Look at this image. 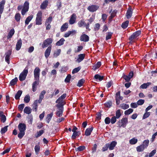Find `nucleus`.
Instances as JSON below:
<instances>
[{
    "instance_id": "nucleus-1",
    "label": "nucleus",
    "mask_w": 157,
    "mask_h": 157,
    "mask_svg": "<svg viewBox=\"0 0 157 157\" xmlns=\"http://www.w3.org/2000/svg\"><path fill=\"white\" fill-rule=\"evenodd\" d=\"M19 132L18 135V137L20 139H21L25 134L26 130V125L23 123H20L18 125Z\"/></svg>"
},
{
    "instance_id": "nucleus-2",
    "label": "nucleus",
    "mask_w": 157,
    "mask_h": 157,
    "mask_svg": "<svg viewBox=\"0 0 157 157\" xmlns=\"http://www.w3.org/2000/svg\"><path fill=\"white\" fill-rule=\"evenodd\" d=\"M128 123V118L126 117L122 118L118 122L117 124L120 127L125 128Z\"/></svg>"
},
{
    "instance_id": "nucleus-3",
    "label": "nucleus",
    "mask_w": 157,
    "mask_h": 157,
    "mask_svg": "<svg viewBox=\"0 0 157 157\" xmlns=\"http://www.w3.org/2000/svg\"><path fill=\"white\" fill-rule=\"evenodd\" d=\"M42 13L41 11H39L36 14V23L37 25H40L42 24Z\"/></svg>"
},
{
    "instance_id": "nucleus-4",
    "label": "nucleus",
    "mask_w": 157,
    "mask_h": 157,
    "mask_svg": "<svg viewBox=\"0 0 157 157\" xmlns=\"http://www.w3.org/2000/svg\"><path fill=\"white\" fill-rule=\"evenodd\" d=\"M40 71V70L38 67H36L34 71V80H39Z\"/></svg>"
},
{
    "instance_id": "nucleus-5",
    "label": "nucleus",
    "mask_w": 157,
    "mask_h": 157,
    "mask_svg": "<svg viewBox=\"0 0 157 157\" xmlns=\"http://www.w3.org/2000/svg\"><path fill=\"white\" fill-rule=\"evenodd\" d=\"M53 40L51 38H48L44 40L42 47L43 48L47 47L49 45H51V44L52 43Z\"/></svg>"
},
{
    "instance_id": "nucleus-6",
    "label": "nucleus",
    "mask_w": 157,
    "mask_h": 157,
    "mask_svg": "<svg viewBox=\"0 0 157 157\" xmlns=\"http://www.w3.org/2000/svg\"><path fill=\"white\" fill-rule=\"evenodd\" d=\"M29 3L27 1H26L24 3L23 8L21 10V14L23 15H24L27 12L29 9Z\"/></svg>"
},
{
    "instance_id": "nucleus-7",
    "label": "nucleus",
    "mask_w": 157,
    "mask_h": 157,
    "mask_svg": "<svg viewBox=\"0 0 157 157\" xmlns=\"http://www.w3.org/2000/svg\"><path fill=\"white\" fill-rule=\"evenodd\" d=\"M28 73V70L25 69L19 75V80L21 81L24 80L26 78Z\"/></svg>"
},
{
    "instance_id": "nucleus-8",
    "label": "nucleus",
    "mask_w": 157,
    "mask_h": 157,
    "mask_svg": "<svg viewBox=\"0 0 157 157\" xmlns=\"http://www.w3.org/2000/svg\"><path fill=\"white\" fill-rule=\"evenodd\" d=\"M141 32L140 31H138L134 33L131 35L129 38V40H134L137 39V38L140 34Z\"/></svg>"
},
{
    "instance_id": "nucleus-9",
    "label": "nucleus",
    "mask_w": 157,
    "mask_h": 157,
    "mask_svg": "<svg viewBox=\"0 0 157 157\" xmlns=\"http://www.w3.org/2000/svg\"><path fill=\"white\" fill-rule=\"evenodd\" d=\"M59 97L56 101V103L58 104L56 105V107L58 108H60L61 107H63V105L65 104V103L63 100L62 98L60 99Z\"/></svg>"
},
{
    "instance_id": "nucleus-10",
    "label": "nucleus",
    "mask_w": 157,
    "mask_h": 157,
    "mask_svg": "<svg viewBox=\"0 0 157 157\" xmlns=\"http://www.w3.org/2000/svg\"><path fill=\"white\" fill-rule=\"evenodd\" d=\"M123 99V97L120 96V92H118L116 93V101L117 105H118L120 103V100H122Z\"/></svg>"
},
{
    "instance_id": "nucleus-11",
    "label": "nucleus",
    "mask_w": 157,
    "mask_h": 157,
    "mask_svg": "<svg viewBox=\"0 0 157 157\" xmlns=\"http://www.w3.org/2000/svg\"><path fill=\"white\" fill-rule=\"evenodd\" d=\"M76 15L75 13H73L71 16L69 21V23L70 25H72L76 22Z\"/></svg>"
},
{
    "instance_id": "nucleus-12",
    "label": "nucleus",
    "mask_w": 157,
    "mask_h": 157,
    "mask_svg": "<svg viewBox=\"0 0 157 157\" xmlns=\"http://www.w3.org/2000/svg\"><path fill=\"white\" fill-rule=\"evenodd\" d=\"M52 49V45L49 46L46 49L44 52V56L47 58L49 56Z\"/></svg>"
},
{
    "instance_id": "nucleus-13",
    "label": "nucleus",
    "mask_w": 157,
    "mask_h": 157,
    "mask_svg": "<svg viewBox=\"0 0 157 157\" xmlns=\"http://www.w3.org/2000/svg\"><path fill=\"white\" fill-rule=\"evenodd\" d=\"M85 55L84 54H82L78 55V57L76 60V62L79 63L82 61L84 59Z\"/></svg>"
},
{
    "instance_id": "nucleus-14",
    "label": "nucleus",
    "mask_w": 157,
    "mask_h": 157,
    "mask_svg": "<svg viewBox=\"0 0 157 157\" xmlns=\"http://www.w3.org/2000/svg\"><path fill=\"white\" fill-rule=\"evenodd\" d=\"M48 3V0H45L44 1L41 3L40 8L42 10L45 9L47 7Z\"/></svg>"
},
{
    "instance_id": "nucleus-15",
    "label": "nucleus",
    "mask_w": 157,
    "mask_h": 157,
    "mask_svg": "<svg viewBox=\"0 0 157 157\" xmlns=\"http://www.w3.org/2000/svg\"><path fill=\"white\" fill-rule=\"evenodd\" d=\"M98 7L95 5H91L88 7V10L90 12H94L98 10Z\"/></svg>"
},
{
    "instance_id": "nucleus-16",
    "label": "nucleus",
    "mask_w": 157,
    "mask_h": 157,
    "mask_svg": "<svg viewBox=\"0 0 157 157\" xmlns=\"http://www.w3.org/2000/svg\"><path fill=\"white\" fill-rule=\"evenodd\" d=\"M58 108L59 109L56 112V114L57 117H60L62 115L63 108V107H61L60 108Z\"/></svg>"
},
{
    "instance_id": "nucleus-17",
    "label": "nucleus",
    "mask_w": 157,
    "mask_h": 157,
    "mask_svg": "<svg viewBox=\"0 0 157 157\" xmlns=\"http://www.w3.org/2000/svg\"><path fill=\"white\" fill-rule=\"evenodd\" d=\"M5 1L4 0L0 2V13H2L3 12Z\"/></svg>"
},
{
    "instance_id": "nucleus-18",
    "label": "nucleus",
    "mask_w": 157,
    "mask_h": 157,
    "mask_svg": "<svg viewBox=\"0 0 157 157\" xmlns=\"http://www.w3.org/2000/svg\"><path fill=\"white\" fill-rule=\"evenodd\" d=\"M80 40L81 41L87 42L89 40V37L87 35L84 34L80 36Z\"/></svg>"
},
{
    "instance_id": "nucleus-19",
    "label": "nucleus",
    "mask_w": 157,
    "mask_h": 157,
    "mask_svg": "<svg viewBox=\"0 0 157 157\" xmlns=\"http://www.w3.org/2000/svg\"><path fill=\"white\" fill-rule=\"evenodd\" d=\"M46 93V91L44 90L42 91L39 95V99L38 101V102L39 103H40L41 102L42 100L44 98V95Z\"/></svg>"
},
{
    "instance_id": "nucleus-20",
    "label": "nucleus",
    "mask_w": 157,
    "mask_h": 157,
    "mask_svg": "<svg viewBox=\"0 0 157 157\" xmlns=\"http://www.w3.org/2000/svg\"><path fill=\"white\" fill-rule=\"evenodd\" d=\"M35 80V81L33 83L32 86V89L33 92H35L36 91L37 86L39 84V80Z\"/></svg>"
},
{
    "instance_id": "nucleus-21",
    "label": "nucleus",
    "mask_w": 157,
    "mask_h": 157,
    "mask_svg": "<svg viewBox=\"0 0 157 157\" xmlns=\"http://www.w3.org/2000/svg\"><path fill=\"white\" fill-rule=\"evenodd\" d=\"M68 23H66L64 24L60 28V31L61 32H63L66 31L68 28Z\"/></svg>"
},
{
    "instance_id": "nucleus-22",
    "label": "nucleus",
    "mask_w": 157,
    "mask_h": 157,
    "mask_svg": "<svg viewBox=\"0 0 157 157\" xmlns=\"http://www.w3.org/2000/svg\"><path fill=\"white\" fill-rule=\"evenodd\" d=\"M22 45V41L21 40H18L16 44V49L17 51L19 50Z\"/></svg>"
},
{
    "instance_id": "nucleus-23",
    "label": "nucleus",
    "mask_w": 157,
    "mask_h": 157,
    "mask_svg": "<svg viewBox=\"0 0 157 157\" xmlns=\"http://www.w3.org/2000/svg\"><path fill=\"white\" fill-rule=\"evenodd\" d=\"M78 25L79 27H82L83 26L86 27L87 24L86 23L84 20H82L78 22Z\"/></svg>"
},
{
    "instance_id": "nucleus-24",
    "label": "nucleus",
    "mask_w": 157,
    "mask_h": 157,
    "mask_svg": "<svg viewBox=\"0 0 157 157\" xmlns=\"http://www.w3.org/2000/svg\"><path fill=\"white\" fill-rule=\"evenodd\" d=\"M132 11L131 9L129 8L128 9L126 15L127 18L129 19L132 16Z\"/></svg>"
},
{
    "instance_id": "nucleus-25",
    "label": "nucleus",
    "mask_w": 157,
    "mask_h": 157,
    "mask_svg": "<svg viewBox=\"0 0 157 157\" xmlns=\"http://www.w3.org/2000/svg\"><path fill=\"white\" fill-rule=\"evenodd\" d=\"M117 143L115 141H113L110 144H109V149L110 150H113L116 145Z\"/></svg>"
},
{
    "instance_id": "nucleus-26",
    "label": "nucleus",
    "mask_w": 157,
    "mask_h": 157,
    "mask_svg": "<svg viewBox=\"0 0 157 157\" xmlns=\"http://www.w3.org/2000/svg\"><path fill=\"white\" fill-rule=\"evenodd\" d=\"M94 17H90L89 19L87 20L88 22L87 23L86 26V29H88L90 27V25L94 21Z\"/></svg>"
},
{
    "instance_id": "nucleus-27",
    "label": "nucleus",
    "mask_w": 157,
    "mask_h": 157,
    "mask_svg": "<svg viewBox=\"0 0 157 157\" xmlns=\"http://www.w3.org/2000/svg\"><path fill=\"white\" fill-rule=\"evenodd\" d=\"M15 31L13 29H11L9 33L7 36V39H10L14 33Z\"/></svg>"
},
{
    "instance_id": "nucleus-28",
    "label": "nucleus",
    "mask_w": 157,
    "mask_h": 157,
    "mask_svg": "<svg viewBox=\"0 0 157 157\" xmlns=\"http://www.w3.org/2000/svg\"><path fill=\"white\" fill-rule=\"evenodd\" d=\"M93 129V128L92 127L87 128L85 132V135L87 136L90 135Z\"/></svg>"
},
{
    "instance_id": "nucleus-29",
    "label": "nucleus",
    "mask_w": 157,
    "mask_h": 157,
    "mask_svg": "<svg viewBox=\"0 0 157 157\" xmlns=\"http://www.w3.org/2000/svg\"><path fill=\"white\" fill-rule=\"evenodd\" d=\"M53 115V113H52L50 114L47 115L46 119V121L47 123H49V122H50V121L51 119V118Z\"/></svg>"
},
{
    "instance_id": "nucleus-30",
    "label": "nucleus",
    "mask_w": 157,
    "mask_h": 157,
    "mask_svg": "<svg viewBox=\"0 0 157 157\" xmlns=\"http://www.w3.org/2000/svg\"><path fill=\"white\" fill-rule=\"evenodd\" d=\"M32 109L31 108L29 107H25L24 110V112L27 114H29L31 112Z\"/></svg>"
},
{
    "instance_id": "nucleus-31",
    "label": "nucleus",
    "mask_w": 157,
    "mask_h": 157,
    "mask_svg": "<svg viewBox=\"0 0 157 157\" xmlns=\"http://www.w3.org/2000/svg\"><path fill=\"white\" fill-rule=\"evenodd\" d=\"M151 83L150 82H148L147 83H144L141 85L140 88L142 89H146L149 85H151Z\"/></svg>"
},
{
    "instance_id": "nucleus-32",
    "label": "nucleus",
    "mask_w": 157,
    "mask_h": 157,
    "mask_svg": "<svg viewBox=\"0 0 157 157\" xmlns=\"http://www.w3.org/2000/svg\"><path fill=\"white\" fill-rule=\"evenodd\" d=\"M120 107L121 109L125 110L128 109L129 107V105L128 104L123 103L120 104Z\"/></svg>"
},
{
    "instance_id": "nucleus-33",
    "label": "nucleus",
    "mask_w": 157,
    "mask_h": 157,
    "mask_svg": "<svg viewBox=\"0 0 157 157\" xmlns=\"http://www.w3.org/2000/svg\"><path fill=\"white\" fill-rule=\"evenodd\" d=\"M22 91L21 90H18L15 95V98L17 100L19 99L20 97L22 94Z\"/></svg>"
},
{
    "instance_id": "nucleus-34",
    "label": "nucleus",
    "mask_w": 157,
    "mask_h": 157,
    "mask_svg": "<svg viewBox=\"0 0 157 157\" xmlns=\"http://www.w3.org/2000/svg\"><path fill=\"white\" fill-rule=\"evenodd\" d=\"M65 40L63 38L61 39L59 41L56 43V45L59 46L63 45Z\"/></svg>"
},
{
    "instance_id": "nucleus-35",
    "label": "nucleus",
    "mask_w": 157,
    "mask_h": 157,
    "mask_svg": "<svg viewBox=\"0 0 157 157\" xmlns=\"http://www.w3.org/2000/svg\"><path fill=\"white\" fill-rule=\"evenodd\" d=\"M33 16L31 15L29 16L26 18L25 21V23L26 25H28L29 24V22L33 18Z\"/></svg>"
},
{
    "instance_id": "nucleus-36",
    "label": "nucleus",
    "mask_w": 157,
    "mask_h": 157,
    "mask_svg": "<svg viewBox=\"0 0 157 157\" xmlns=\"http://www.w3.org/2000/svg\"><path fill=\"white\" fill-rule=\"evenodd\" d=\"M149 142V140H144L143 141V144H142V145L145 148H147V147L148 146Z\"/></svg>"
},
{
    "instance_id": "nucleus-37",
    "label": "nucleus",
    "mask_w": 157,
    "mask_h": 157,
    "mask_svg": "<svg viewBox=\"0 0 157 157\" xmlns=\"http://www.w3.org/2000/svg\"><path fill=\"white\" fill-rule=\"evenodd\" d=\"M136 151H137L140 152L143 151L145 149L142 145L136 147Z\"/></svg>"
},
{
    "instance_id": "nucleus-38",
    "label": "nucleus",
    "mask_w": 157,
    "mask_h": 157,
    "mask_svg": "<svg viewBox=\"0 0 157 157\" xmlns=\"http://www.w3.org/2000/svg\"><path fill=\"white\" fill-rule=\"evenodd\" d=\"M38 102V101L37 100H36L34 101L33 105V109L35 110V111H36L37 110Z\"/></svg>"
},
{
    "instance_id": "nucleus-39",
    "label": "nucleus",
    "mask_w": 157,
    "mask_h": 157,
    "mask_svg": "<svg viewBox=\"0 0 157 157\" xmlns=\"http://www.w3.org/2000/svg\"><path fill=\"white\" fill-rule=\"evenodd\" d=\"M128 24L129 21H127L122 23L121 27L124 29H126L128 27Z\"/></svg>"
},
{
    "instance_id": "nucleus-40",
    "label": "nucleus",
    "mask_w": 157,
    "mask_h": 157,
    "mask_svg": "<svg viewBox=\"0 0 157 157\" xmlns=\"http://www.w3.org/2000/svg\"><path fill=\"white\" fill-rule=\"evenodd\" d=\"M121 110L120 109H119L117 110L116 112V117L118 119L120 118V117L121 115Z\"/></svg>"
},
{
    "instance_id": "nucleus-41",
    "label": "nucleus",
    "mask_w": 157,
    "mask_h": 157,
    "mask_svg": "<svg viewBox=\"0 0 157 157\" xmlns=\"http://www.w3.org/2000/svg\"><path fill=\"white\" fill-rule=\"evenodd\" d=\"M61 50L60 49H58L53 54V57H57L58 56H59L61 52Z\"/></svg>"
},
{
    "instance_id": "nucleus-42",
    "label": "nucleus",
    "mask_w": 157,
    "mask_h": 157,
    "mask_svg": "<svg viewBox=\"0 0 157 157\" xmlns=\"http://www.w3.org/2000/svg\"><path fill=\"white\" fill-rule=\"evenodd\" d=\"M137 141L138 140L137 139L133 138L129 140V143L131 144H135L137 143Z\"/></svg>"
},
{
    "instance_id": "nucleus-43",
    "label": "nucleus",
    "mask_w": 157,
    "mask_h": 157,
    "mask_svg": "<svg viewBox=\"0 0 157 157\" xmlns=\"http://www.w3.org/2000/svg\"><path fill=\"white\" fill-rule=\"evenodd\" d=\"M18 80L17 77L15 78L14 79H12L10 82V84L11 86H13L15 85Z\"/></svg>"
},
{
    "instance_id": "nucleus-44",
    "label": "nucleus",
    "mask_w": 157,
    "mask_h": 157,
    "mask_svg": "<svg viewBox=\"0 0 157 157\" xmlns=\"http://www.w3.org/2000/svg\"><path fill=\"white\" fill-rule=\"evenodd\" d=\"M85 82V80L82 79L80 80H79L78 82L77 86L80 87L82 86L83 84L84 83V82Z\"/></svg>"
},
{
    "instance_id": "nucleus-45",
    "label": "nucleus",
    "mask_w": 157,
    "mask_h": 157,
    "mask_svg": "<svg viewBox=\"0 0 157 157\" xmlns=\"http://www.w3.org/2000/svg\"><path fill=\"white\" fill-rule=\"evenodd\" d=\"M52 20V17L50 16L48 18H47L45 22V24H50Z\"/></svg>"
},
{
    "instance_id": "nucleus-46",
    "label": "nucleus",
    "mask_w": 157,
    "mask_h": 157,
    "mask_svg": "<svg viewBox=\"0 0 157 157\" xmlns=\"http://www.w3.org/2000/svg\"><path fill=\"white\" fill-rule=\"evenodd\" d=\"M34 149L36 154L37 155L40 150V146L39 145H36Z\"/></svg>"
},
{
    "instance_id": "nucleus-47",
    "label": "nucleus",
    "mask_w": 157,
    "mask_h": 157,
    "mask_svg": "<svg viewBox=\"0 0 157 157\" xmlns=\"http://www.w3.org/2000/svg\"><path fill=\"white\" fill-rule=\"evenodd\" d=\"M94 78L96 79H98L99 81H101L103 79V77L101 76L98 74H96L95 75Z\"/></svg>"
},
{
    "instance_id": "nucleus-48",
    "label": "nucleus",
    "mask_w": 157,
    "mask_h": 157,
    "mask_svg": "<svg viewBox=\"0 0 157 157\" xmlns=\"http://www.w3.org/2000/svg\"><path fill=\"white\" fill-rule=\"evenodd\" d=\"M81 69V67H77L75 68L72 71V73L74 74L77 73L80 71Z\"/></svg>"
},
{
    "instance_id": "nucleus-49",
    "label": "nucleus",
    "mask_w": 157,
    "mask_h": 157,
    "mask_svg": "<svg viewBox=\"0 0 157 157\" xmlns=\"http://www.w3.org/2000/svg\"><path fill=\"white\" fill-rule=\"evenodd\" d=\"M133 111V109H129L124 112V114L125 115H128L132 113Z\"/></svg>"
},
{
    "instance_id": "nucleus-50",
    "label": "nucleus",
    "mask_w": 157,
    "mask_h": 157,
    "mask_svg": "<svg viewBox=\"0 0 157 157\" xmlns=\"http://www.w3.org/2000/svg\"><path fill=\"white\" fill-rule=\"evenodd\" d=\"M15 18L17 21H19L21 19V15L20 13H16L15 16Z\"/></svg>"
},
{
    "instance_id": "nucleus-51",
    "label": "nucleus",
    "mask_w": 157,
    "mask_h": 157,
    "mask_svg": "<svg viewBox=\"0 0 157 157\" xmlns=\"http://www.w3.org/2000/svg\"><path fill=\"white\" fill-rule=\"evenodd\" d=\"M44 132V131L43 130H41L39 132H37L36 137V138H38V137L40 136Z\"/></svg>"
},
{
    "instance_id": "nucleus-52",
    "label": "nucleus",
    "mask_w": 157,
    "mask_h": 157,
    "mask_svg": "<svg viewBox=\"0 0 157 157\" xmlns=\"http://www.w3.org/2000/svg\"><path fill=\"white\" fill-rule=\"evenodd\" d=\"M113 34V33L111 32H108L106 36V40H107L111 38V36Z\"/></svg>"
},
{
    "instance_id": "nucleus-53",
    "label": "nucleus",
    "mask_w": 157,
    "mask_h": 157,
    "mask_svg": "<svg viewBox=\"0 0 157 157\" xmlns=\"http://www.w3.org/2000/svg\"><path fill=\"white\" fill-rule=\"evenodd\" d=\"M30 100V97L29 95H26L24 98V101L26 103H28Z\"/></svg>"
},
{
    "instance_id": "nucleus-54",
    "label": "nucleus",
    "mask_w": 157,
    "mask_h": 157,
    "mask_svg": "<svg viewBox=\"0 0 157 157\" xmlns=\"http://www.w3.org/2000/svg\"><path fill=\"white\" fill-rule=\"evenodd\" d=\"M8 126H6L4 128H2L1 129V132L2 134L6 132L7 130V127Z\"/></svg>"
},
{
    "instance_id": "nucleus-55",
    "label": "nucleus",
    "mask_w": 157,
    "mask_h": 157,
    "mask_svg": "<svg viewBox=\"0 0 157 157\" xmlns=\"http://www.w3.org/2000/svg\"><path fill=\"white\" fill-rule=\"evenodd\" d=\"M105 106L108 108H110L112 105V102L109 101L104 104Z\"/></svg>"
},
{
    "instance_id": "nucleus-56",
    "label": "nucleus",
    "mask_w": 157,
    "mask_h": 157,
    "mask_svg": "<svg viewBox=\"0 0 157 157\" xmlns=\"http://www.w3.org/2000/svg\"><path fill=\"white\" fill-rule=\"evenodd\" d=\"M150 115V113L149 112H146V113L144 114L143 119H144L148 117Z\"/></svg>"
},
{
    "instance_id": "nucleus-57",
    "label": "nucleus",
    "mask_w": 157,
    "mask_h": 157,
    "mask_svg": "<svg viewBox=\"0 0 157 157\" xmlns=\"http://www.w3.org/2000/svg\"><path fill=\"white\" fill-rule=\"evenodd\" d=\"M109 144H106L102 148V150L103 151H105L107 150L109 148Z\"/></svg>"
},
{
    "instance_id": "nucleus-58",
    "label": "nucleus",
    "mask_w": 157,
    "mask_h": 157,
    "mask_svg": "<svg viewBox=\"0 0 157 157\" xmlns=\"http://www.w3.org/2000/svg\"><path fill=\"white\" fill-rule=\"evenodd\" d=\"M79 135V133L78 132H74L72 136V138L73 139H75L76 138V137L77 136Z\"/></svg>"
},
{
    "instance_id": "nucleus-59",
    "label": "nucleus",
    "mask_w": 157,
    "mask_h": 157,
    "mask_svg": "<svg viewBox=\"0 0 157 157\" xmlns=\"http://www.w3.org/2000/svg\"><path fill=\"white\" fill-rule=\"evenodd\" d=\"M71 78V75H68L65 79V82L67 83L69 82Z\"/></svg>"
},
{
    "instance_id": "nucleus-60",
    "label": "nucleus",
    "mask_w": 157,
    "mask_h": 157,
    "mask_svg": "<svg viewBox=\"0 0 157 157\" xmlns=\"http://www.w3.org/2000/svg\"><path fill=\"white\" fill-rule=\"evenodd\" d=\"M117 118L115 116L113 117L110 120L111 123L112 124H114L116 121Z\"/></svg>"
},
{
    "instance_id": "nucleus-61",
    "label": "nucleus",
    "mask_w": 157,
    "mask_h": 157,
    "mask_svg": "<svg viewBox=\"0 0 157 157\" xmlns=\"http://www.w3.org/2000/svg\"><path fill=\"white\" fill-rule=\"evenodd\" d=\"M144 102V101L143 99L139 100L137 102V103L138 105H141L143 104Z\"/></svg>"
},
{
    "instance_id": "nucleus-62",
    "label": "nucleus",
    "mask_w": 157,
    "mask_h": 157,
    "mask_svg": "<svg viewBox=\"0 0 157 157\" xmlns=\"http://www.w3.org/2000/svg\"><path fill=\"white\" fill-rule=\"evenodd\" d=\"M100 27V25L98 23H97L95 25L94 30L95 31H98Z\"/></svg>"
},
{
    "instance_id": "nucleus-63",
    "label": "nucleus",
    "mask_w": 157,
    "mask_h": 157,
    "mask_svg": "<svg viewBox=\"0 0 157 157\" xmlns=\"http://www.w3.org/2000/svg\"><path fill=\"white\" fill-rule=\"evenodd\" d=\"M156 152V150H154L152 151L151 152L149 153V157H151L153 156L155 154Z\"/></svg>"
},
{
    "instance_id": "nucleus-64",
    "label": "nucleus",
    "mask_w": 157,
    "mask_h": 157,
    "mask_svg": "<svg viewBox=\"0 0 157 157\" xmlns=\"http://www.w3.org/2000/svg\"><path fill=\"white\" fill-rule=\"evenodd\" d=\"M0 120L2 122L4 123L6 120V117L5 115H3L1 117Z\"/></svg>"
}]
</instances>
